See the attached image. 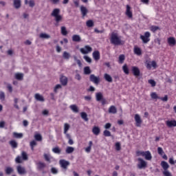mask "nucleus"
I'll use <instances>...</instances> for the list:
<instances>
[{"instance_id":"obj_1","label":"nucleus","mask_w":176,"mask_h":176,"mask_svg":"<svg viewBox=\"0 0 176 176\" xmlns=\"http://www.w3.org/2000/svg\"><path fill=\"white\" fill-rule=\"evenodd\" d=\"M51 16L52 17H55V21L57 23L56 25H58V23L60 21H63V16L60 14V9L59 8H55L53 10L52 12L51 13Z\"/></svg>"},{"instance_id":"obj_2","label":"nucleus","mask_w":176,"mask_h":176,"mask_svg":"<svg viewBox=\"0 0 176 176\" xmlns=\"http://www.w3.org/2000/svg\"><path fill=\"white\" fill-rule=\"evenodd\" d=\"M111 43L112 45H115L116 46H119V45H122V40L119 36H118L117 33L112 32L111 35Z\"/></svg>"},{"instance_id":"obj_3","label":"nucleus","mask_w":176,"mask_h":176,"mask_svg":"<svg viewBox=\"0 0 176 176\" xmlns=\"http://www.w3.org/2000/svg\"><path fill=\"white\" fill-rule=\"evenodd\" d=\"M138 168H139L140 170H142V168H146L147 164L146 162H145V160H144L142 158H138Z\"/></svg>"},{"instance_id":"obj_4","label":"nucleus","mask_w":176,"mask_h":176,"mask_svg":"<svg viewBox=\"0 0 176 176\" xmlns=\"http://www.w3.org/2000/svg\"><path fill=\"white\" fill-rule=\"evenodd\" d=\"M151 38V33L149 32H146L144 35L140 36V39H142L144 43H148V42L151 41V38Z\"/></svg>"},{"instance_id":"obj_5","label":"nucleus","mask_w":176,"mask_h":176,"mask_svg":"<svg viewBox=\"0 0 176 176\" xmlns=\"http://www.w3.org/2000/svg\"><path fill=\"white\" fill-rule=\"evenodd\" d=\"M91 50H93V48L89 45H85V47L80 49V52L82 54H88Z\"/></svg>"},{"instance_id":"obj_6","label":"nucleus","mask_w":176,"mask_h":176,"mask_svg":"<svg viewBox=\"0 0 176 176\" xmlns=\"http://www.w3.org/2000/svg\"><path fill=\"white\" fill-rule=\"evenodd\" d=\"M59 164L62 168L67 170L68 168V166H69V162L65 160H60L59 161Z\"/></svg>"},{"instance_id":"obj_7","label":"nucleus","mask_w":176,"mask_h":176,"mask_svg":"<svg viewBox=\"0 0 176 176\" xmlns=\"http://www.w3.org/2000/svg\"><path fill=\"white\" fill-rule=\"evenodd\" d=\"M16 170L18 174L20 175H24V174H27V170H25V168L24 166H21V165H18L16 166Z\"/></svg>"},{"instance_id":"obj_8","label":"nucleus","mask_w":176,"mask_h":176,"mask_svg":"<svg viewBox=\"0 0 176 176\" xmlns=\"http://www.w3.org/2000/svg\"><path fill=\"white\" fill-rule=\"evenodd\" d=\"M89 80L95 83V85H98L100 83V78L95 76L94 74H91L89 77Z\"/></svg>"},{"instance_id":"obj_9","label":"nucleus","mask_w":176,"mask_h":176,"mask_svg":"<svg viewBox=\"0 0 176 176\" xmlns=\"http://www.w3.org/2000/svg\"><path fill=\"white\" fill-rule=\"evenodd\" d=\"M135 122H136L137 127H141V124H142V120H141V117L138 114L135 115Z\"/></svg>"},{"instance_id":"obj_10","label":"nucleus","mask_w":176,"mask_h":176,"mask_svg":"<svg viewBox=\"0 0 176 176\" xmlns=\"http://www.w3.org/2000/svg\"><path fill=\"white\" fill-rule=\"evenodd\" d=\"M132 72L134 76H140V74H141V72H140V69L135 66L132 67Z\"/></svg>"},{"instance_id":"obj_11","label":"nucleus","mask_w":176,"mask_h":176,"mask_svg":"<svg viewBox=\"0 0 176 176\" xmlns=\"http://www.w3.org/2000/svg\"><path fill=\"white\" fill-rule=\"evenodd\" d=\"M60 80L63 86H67V85H68V78H67L65 76H62Z\"/></svg>"},{"instance_id":"obj_12","label":"nucleus","mask_w":176,"mask_h":176,"mask_svg":"<svg viewBox=\"0 0 176 176\" xmlns=\"http://www.w3.org/2000/svg\"><path fill=\"white\" fill-rule=\"evenodd\" d=\"M166 124L168 127H176V120H168L166 122Z\"/></svg>"},{"instance_id":"obj_13","label":"nucleus","mask_w":176,"mask_h":176,"mask_svg":"<svg viewBox=\"0 0 176 176\" xmlns=\"http://www.w3.org/2000/svg\"><path fill=\"white\" fill-rule=\"evenodd\" d=\"M131 7L130 6L126 5V14L128 17L131 19L133 17V12H131Z\"/></svg>"},{"instance_id":"obj_14","label":"nucleus","mask_w":176,"mask_h":176,"mask_svg":"<svg viewBox=\"0 0 176 176\" xmlns=\"http://www.w3.org/2000/svg\"><path fill=\"white\" fill-rule=\"evenodd\" d=\"M14 8L20 9L21 8V0H14Z\"/></svg>"},{"instance_id":"obj_15","label":"nucleus","mask_w":176,"mask_h":176,"mask_svg":"<svg viewBox=\"0 0 176 176\" xmlns=\"http://www.w3.org/2000/svg\"><path fill=\"white\" fill-rule=\"evenodd\" d=\"M69 108L73 112H74V113H79V107H78L76 104H72L69 106Z\"/></svg>"},{"instance_id":"obj_16","label":"nucleus","mask_w":176,"mask_h":176,"mask_svg":"<svg viewBox=\"0 0 176 176\" xmlns=\"http://www.w3.org/2000/svg\"><path fill=\"white\" fill-rule=\"evenodd\" d=\"M80 12L82 13V17H85V16H86V14H87V13L89 12V10H87V8H86V7L81 6Z\"/></svg>"},{"instance_id":"obj_17","label":"nucleus","mask_w":176,"mask_h":176,"mask_svg":"<svg viewBox=\"0 0 176 176\" xmlns=\"http://www.w3.org/2000/svg\"><path fill=\"white\" fill-rule=\"evenodd\" d=\"M34 98H36V101H40L41 102H45V98H43L39 94H36L35 96H34Z\"/></svg>"},{"instance_id":"obj_18","label":"nucleus","mask_w":176,"mask_h":176,"mask_svg":"<svg viewBox=\"0 0 176 176\" xmlns=\"http://www.w3.org/2000/svg\"><path fill=\"white\" fill-rule=\"evenodd\" d=\"M161 166L162 168H164V171L168 170V168H170V165H168V163H167L166 161H162L161 162Z\"/></svg>"},{"instance_id":"obj_19","label":"nucleus","mask_w":176,"mask_h":176,"mask_svg":"<svg viewBox=\"0 0 176 176\" xmlns=\"http://www.w3.org/2000/svg\"><path fill=\"white\" fill-rule=\"evenodd\" d=\"M93 58L96 61H98L100 60V52L99 51H95L92 54Z\"/></svg>"},{"instance_id":"obj_20","label":"nucleus","mask_w":176,"mask_h":176,"mask_svg":"<svg viewBox=\"0 0 176 176\" xmlns=\"http://www.w3.org/2000/svg\"><path fill=\"white\" fill-rule=\"evenodd\" d=\"M101 130L100 129V127L98 126H94L92 129V133L94 134V135H98L100 134Z\"/></svg>"},{"instance_id":"obj_21","label":"nucleus","mask_w":176,"mask_h":176,"mask_svg":"<svg viewBox=\"0 0 176 176\" xmlns=\"http://www.w3.org/2000/svg\"><path fill=\"white\" fill-rule=\"evenodd\" d=\"M168 43L170 45V46H175V38L174 37H169L168 38Z\"/></svg>"},{"instance_id":"obj_22","label":"nucleus","mask_w":176,"mask_h":176,"mask_svg":"<svg viewBox=\"0 0 176 176\" xmlns=\"http://www.w3.org/2000/svg\"><path fill=\"white\" fill-rule=\"evenodd\" d=\"M9 144H10V146L12 148V149H16V148H17V146H19V144L17 143V142H16V140L10 141Z\"/></svg>"},{"instance_id":"obj_23","label":"nucleus","mask_w":176,"mask_h":176,"mask_svg":"<svg viewBox=\"0 0 176 176\" xmlns=\"http://www.w3.org/2000/svg\"><path fill=\"white\" fill-rule=\"evenodd\" d=\"M15 79L17 80H23V79H24V74L23 73L15 74Z\"/></svg>"},{"instance_id":"obj_24","label":"nucleus","mask_w":176,"mask_h":176,"mask_svg":"<svg viewBox=\"0 0 176 176\" xmlns=\"http://www.w3.org/2000/svg\"><path fill=\"white\" fill-rule=\"evenodd\" d=\"M118 113V109H116V107L115 106H111L109 108V113H113L115 115V113Z\"/></svg>"},{"instance_id":"obj_25","label":"nucleus","mask_w":176,"mask_h":176,"mask_svg":"<svg viewBox=\"0 0 176 176\" xmlns=\"http://www.w3.org/2000/svg\"><path fill=\"white\" fill-rule=\"evenodd\" d=\"M144 157L146 160H152V155L150 151H145Z\"/></svg>"},{"instance_id":"obj_26","label":"nucleus","mask_w":176,"mask_h":176,"mask_svg":"<svg viewBox=\"0 0 176 176\" xmlns=\"http://www.w3.org/2000/svg\"><path fill=\"white\" fill-rule=\"evenodd\" d=\"M28 3L30 8H34L35 6V1L34 0H30L29 1L28 0H25V5H28Z\"/></svg>"},{"instance_id":"obj_27","label":"nucleus","mask_w":176,"mask_h":176,"mask_svg":"<svg viewBox=\"0 0 176 176\" xmlns=\"http://www.w3.org/2000/svg\"><path fill=\"white\" fill-rule=\"evenodd\" d=\"M73 42H80L82 39L80 38V36L78 34H74L72 36Z\"/></svg>"},{"instance_id":"obj_28","label":"nucleus","mask_w":176,"mask_h":176,"mask_svg":"<svg viewBox=\"0 0 176 176\" xmlns=\"http://www.w3.org/2000/svg\"><path fill=\"white\" fill-rule=\"evenodd\" d=\"M5 171L7 175H10V174H12L14 171V170L13 169V168L8 166L5 169Z\"/></svg>"},{"instance_id":"obj_29","label":"nucleus","mask_w":176,"mask_h":176,"mask_svg":"<svg viewBox=\"0 0 176 176\" xmlns=\"http://www.w3.org/2000/svg\"><path fill=\"white\" fill-rule=\"evenodd\" d=\"M96 101H101V100L104 98V96H102V93L101 92L96 93Z\"/></svg>"},{"instance_id":"obj_30","label":"nucleus","mask_w":176,"mask_h":176,"mask_svg":"<svg viewBox=\"0 0 176 176\" xmlns=\"http://www.w3.org/2000/svg\"><path fill=\"white\" fill-rule=\"evenodd\" d=\"M45 167H46V164L45 163L41 162L37 163L38 170H43V168H45Z\"/></svg>"},{"instance_id":"obj_31","label":"nucleus","mask_w":176,"mask_h":176,"mask_svg":"<svg viewBox=\"0 0 176 176\" xmlns=\"http://www.w3.org/2000/svg\"><path fill=\"white\" fill-rule=\"evenodd\" d=\"M63 58H65V60H69V58H71V54L65 51L63 54Z\"/></svg>"},{"instance_id":"obj_32","label":"nucleus","mask_w":176,"mask_h":176,"mask_svg":"<svg viewBox=\"0 0 176 176\" xmlns=\"http://www.w3.org/2000/svg\"><path fill=\"white\" fill-rule=\"evenodd\" d=\"M104 78L105 79V80H107V82H109L110 83H111V82L113 80L111 75H109L108 74H104Z\"/></svg>"},{"instance_id":"obj_33","label":"nucleus","mask_w":176,"mask_h":176,"mask_svg":"<svg viewBox=\"0 0 176 176\" xmlns=\"http://www.w3.org/2000/svg\"><path fill=\"white\" fill-rule=\"evenodd\" d=\"M80 116L83 120L85 122H89V118H87V113H86V112H81Z\"/></svg>"},{"instance_id":"obj_34","label":"nucleus","mask_w":176,"mask_h":176,"mask_svg":"<svg viewBox=\"0 0 176 176\" xmlns=\"http://www.w3.org/2000/svg\"><path fill=\"white\" fill-rule=\"evenodd\" d=\"M84 74L85 75H90V74H91V70H90V67L87 66L84 67Z\"/></svg>"},{"instance_id":"obj_35","label":"nucleus","mask_w":176,"mask_h":176,"mask_svg":"<svg viewBox=\"0 0 176 176\" xmlns=\"http://www.w3.org/2000/svg\"><path fill=\"white\" fill-rule=\"evenodd\" d=\"M69 127H70V126H69V124L65 123L64 124V134H65V135H67V134H69V133H67L68 130H69Z\"/></svg>"},{"instance_id":"obj_36","label":"nucleus","mask_w":176,"mask_h":176,"mask_svg":"<svg viewBox=\"0 0 176 176\" xmlns=\"http://www.w3.org/2000/svg\"><path fill=\"white\" fill-rule=\"evenodd\" d=\"M39 36H40V38H41V39H49V38H50V35H49L46 33H41Z\"/></svg>"},{"instance_id":"obj_37","label":"nucleus","mask_w":176,"mask_h":176,"mask_svg":"<svg viewBox=\"0 0 176 176\" xmlns=\"http://www.w3.org/2000/svg\"><path fill=\"white\" fill-rule=\"evenodd\" d=\"M91 146H93V142H92V141H90V142H89V146L85 148V151H86L87 153H90V152H91Z\"/></svg>"},{"instance_id":"obj_38","label":"nucleus","mask_w":176,"mask_h":176,"mask_svg":"<svg viewBox=\"0 0 176 176\" xmlns=\"http://www.w3.org/2000/svg\"><path fill=\"white\" fill-rule=\"evenodd\" d=\"M66 138H67V140H69V141H68L69 145H74V140L71 138V135L66 134Z\"/></svg>"},{"instance_id":"obj_39","label":"nucleus","mask_w":176,"mask_h":176,"mask_svg":"<svg viewBox=\"0 0 176 176\" xmlns=\"http://www.w3.org/2000/svg\"><path fill=\"white\" fill-rule=\"evenodd\" d=\"M134 53H135V54H137L138 56H141V54H142L141 49L140 47H135Z\"/></svg>"},{"instance_id":"obj_40","label":"nucleus","mask_w":176,"mask_h":176,"mask_svg":"<svg viewBox=\"0 0 176 176\" xmlns=\"http://www.w3.org/2000/svg\"><path fill=\"white\" fill-rule=\"evenodd\" d=\"M74 151H75V148L72 146H67V148H66V153H72L74 152Z\"/></svg>"},{"instance_id":"obj_41","label":"nucleus","mask_w":176,"mask_h":176,"mask_svg":"<svg viewBox=\"0 0 176 176\" xmlns=\"http://www.w3.org/2000/svg\"><path fill=\"white\" fill-rule=\"evenodd\" d=\"M124 60H125V56L124 54H121L119 56V63L120 64H123V63H124Z\"/></svg>"},{"instance_id":"obj_42","label":"nucleus","mask_w":176,"mask_h":176,"mask_svg":"<svg viewBox=\"0 0 176 176\" xmlns=\"http://www.w3.org/2000/svg\"><path fill=\"white\" fill-rule=\"evenodd\" d=\"M60 30H61L62 35H64V36L67 35L68 32H67V28H65V26H62Z\"/></svg>"},{"instance_id":"obj_43","label":"nucleus","mask_w":176,"mask_h":176,"mask_svg":"<svg viewBox=\"0 0 176 176\" xmlns=\"http://www.w3.org/2000/svg\"><path fill=\"white\" fill-rule=\"evenodd\" d=\"M151 98L153 99V100H159V98H160V97H159L158 96H157V94H156V92H153V93H151Z\"/></svg>"},{"instance_id":"obj_44","label":"nucleus","mask_w":176,"mask_h":176,"mask_svg":"<svg viewBox=\"0 0 176 176\" xmlns=\"http://www.w3.org/2000/svg\"><path fill=\"white\" fill-rule=\"evenodd\" d=\"M21 156L23 160H28V155H27V153H25V151H22Z\"/></svg>"},{"instance_id":"obj_45","label":"nucleus","mask_w":176,"mask_h":176,"mask_svg":"<svg viewBox=\"0 0 176 176\" xmlns=\"http://www.w3.org/2000/svg\"><path fill=\"white\" fill-rule=\"evenodd\" d=\"M150 30L152 31V32H156V31L160 30V28H159V26L153 25L150 28Z\"/></svg>"},{"instance_id":"obj_46","label":"nucleus","mask_w":176,"mask_h":176,"mask_svg":"<svg viewBox=\"0 0 176 176\" xmlns=\"http://www.w3.org/2000/svg\"><path fill=\"white\" fill-rule=\"evenodd\" d=\"M86 24L89 28L94 26V22H93L91 20H88Z\"/></svg>"},{"instance_id":"obj_47","label":"nucleus","mask_w":176,"mask_h":176,"mask_svg":"<svg viewBox=\"0 0 176 176\" xmlns=\"http://www.w3.org/2000/svg\"><path fill=\"white\" fill-rule=\"evenodd\" d=\"M122 69L124 72V74H126V75H129V74L130 73L129 72V67H127V65H124L123 67H122Z\"/></svg>"},{"instance_id":"obj_48","label":"nucleus","mask_w":176,"mask_h":176,"mask_svg":"<svg viewBox=\"0 0 176 176\" xmlns=\"http://www.w3.org/2000/svg\"><path fill=\"white\" fill-rule=\"evenodd\" d=\"M52 152H54V153L60 154V153H61V149H60V148H58V147H55V148H52Z\"/></svg>"},{"instance_id":"obj_49","label":"nucleus","mask_w":176,"mask_h":176,"mask_svg":"<svg viewBox=\"0 0 176 176\" xmlns=\"http://www.w3.org/2000/svg\"><path fill=\"white\" fill-rule=\"evenodd\" d=\"M13 135L15 138H23V133H18L14 132Z\"/></svg>"},{"instance_id":"obj_50","label":"nucleus","mask_w":176,"mask_h":176,"mask_svg":"<svg viewBox=\"0 0 176 176\" xmlns=\"http://www.w3.org/2000/svg\"><path fill=\"white\" fill-rule=\"evenodd\" d=\"M34 138L36 141H42V135L41 134H36Z\"/></svg>"},{"instance_id":"obj_51","label":"nucleus","mask_w":176,"mask_h":176,"mask_svg":"<svg viewBox=\"0 0 176 176\" xmlns=\"http://www.w3.org/2000/svg\"><path fill=\"white\" fill-rule=\"evenodd\" d=\"M103 135L104 137H111V131L108 130H104L103 132Z\"/></svg>"},{"instance_id":"obj_52","label":"nucleus","mask_w":176,"mask_h":176,"mask_svg":"<svg viewBox=\"0 0 176 176\" xmlns=\"http://www.w3.org/2000/svg\"><path fill=\"white\" fill-rule=\"evenodd\" d=\"M44 158H45V160H46V162H47L48 163H50L51 161H50V155H47L46 153L44 154Z\"/></svg>"},{"instance_id":"obj_53","label":"nucleus","mask_w":176,"mask_h":176,"mask_svg":"<svg viewBox=\"0 0 176 176\" xmlns=\"http://www.w3.org/2000/svg\"><path fill=\"white\" fill-rule=\"evenodd\" d=\"M157 153L159 155H160L161 156H163L164 151H163V148H162V147H158L157 148Z\"/></svg>"},{"instance_id":"obj_54","label":"nucleus","mask_w":176,"mask_h":176,"mask_svg":"<svg viewBox=\"0 0 176 176\" xmlns=\"http://www.w3.org/2000/svg\"><path fill=\"white\" fill-rule=\"evenodd\" d=\"M122 146H120V142H118L116 143V151H120Z\"/></svg>"},{"instance_id":"obj_55","label":"nucleus","mask_w":176,"mask_h":176,"mask_svg":"<svg viewBox=\"0 0 176 176\" xmlns=\"http://www.w3.org/2000/svg\"><path fill=\"white\" fill-rule=\"evenodd\" d=\"M36 142L35 140H32V142H30V147L32 151H34V146H36Z\"/></svg>"},{"instance_id":"obj_56","label":"nucleus","mask_w":176,"mask_h":176,"mask_svg":"<svg viewBox=\"0 0 176 176\" xmlns=\"http://www.w3.org/2000/svg\"><path fill=\"white\" fill-rule=\"evenodd\" d=\"M148 82L152 87H155V86H156V81H155L154 80H148Z\"/></svg>"},{"instance_id":"obj_57","label":"nucleus","mask_w":176,"mask_h":176,"mask_svg":"<svg viewBox=\"0 0 176 176\" xmlns=\"http://www.w3.org/2000/svg\"><path fill=\"white\" fill-rule=\"evenodd\" d=\"M0 100L5 101V93L3 91H0Z\"/></svg>"},{"instance_id":"obj_58","label":"nucleus","mask_w":176,"mask_h":176,"mask_svg":"<svg viewBox=\"0 0 176 176\" xmlns=\"http://www.w3.org/2000/svg\"><path fill=\"white\" fill-rule=\"evenodd\" d=\"M15 162L16 163H18V164L23 163V160H21V157L17 156L15 159Z\"/></svg>"},{"instance_id":"obj_59","label":"nucleus","mask_w":176,"mask_h":176,"mask_svg":"<svg viewBox=\"0 0 176 176\" xmlns=\"http://www.w3.org/2000/svg\"><path fill=\"white\" fill-rule=\"evenodd\" d=\"M159 100H161L162 101H164V102L168 101V96L166 95L164 98H158Z\"/></svg>"},{"instance_id":"obj_60","label":"nucleus","mask_w":176,"mask_h":176,"mask_svg":"<svg viewBox=\"0 0 176 176\" xmlns=\"http://www.w3.org/2000/svg\"><path fill=\"white\" fill-rule=\"evenodd\" d=\"M51 173L52 174H58V170L54 167L51 168Z\"/></svg>"},{"instance_id":"obj_61","label":"nucleus","mask_w":176,"mask_h":176,"mask_svg":"<svg viewBox=\"0 0 176 176\" xmlns=\"http://www.w3.org/2000/svg\"><path fill=\"white\" fill-rule=\"evenodd\" d=\"M163 175L164 176H173V175H171V173H170L168 170H164L163 171Z\"/></svg>"},{"instance_id":"obj_62","label":"nucleus","mask_w":176,"mask_h":176,"mask_svg":"<svg viewBox=\"0 0 176 176\" xmlns=\"http://www.w3.org/2000/svg\"><path fill=\"white\" fill-rule=\"evenodd\" d=\"M137 156H144L145 155V151H137L136 152Z\"/></svg>"},{"instance_id":"obj_63","label":"nucleus","mask_w":176,"mask_h":176,"mask_svg":"<svg viewBox=\"0 0 176 176\" xmlns=\"http://www.w3.org/2000/svg\"><path fill=\"white\" fill-rule=\"evenodd\" d=\"M83 58L87 61V63H91V58L87 56H85Z\"/></svg>"},{"instance_id":"obj_64","label":"nucleus","mask_w":176,"mask_h":176,"mask_svg":"<svg viewBox=\"0 0 176 176\" xmlns=\"http://www.w3.org/2000/svg\"><path fill=\"white\" fill-rule=\"evenodd\" d=\"M75 79H76L77 80H81L82 76H80V74H76L75 76Z\"/></svg>"}]
</instances>
